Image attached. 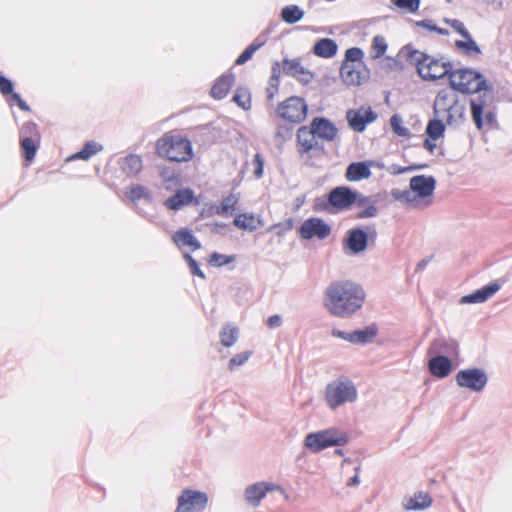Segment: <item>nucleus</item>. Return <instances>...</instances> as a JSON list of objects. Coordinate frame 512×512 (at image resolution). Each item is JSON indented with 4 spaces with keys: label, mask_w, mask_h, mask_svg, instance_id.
Instances as JSON below:
<instances>
[{
    "label": "nucleus",
    "mask_w": 512,
    "mask_h": 512,
    "mask_svg": "<svg viewBox=\"0 0 512 512\" xmlns=\"http://www.w3.org/2000/svg\"><path fill=\"white\" fill-rule=\"evenodd\" d=\"M365 291L352 281H336L324 292V306L333 316L348 318L355 314L365 300Z\"/></svg>",
    "instance_id": "obj_1"
},
{
    "label": "nucleus",
    "mask_w": 512,
    "mask_h": 512,
    "mask_svg": "<svg viewBox=\"0 0 512 512\" xmlns=\"http://www.w3.org/2000/svg\"><path fill=\"white\" fill-rule=\"evenodd\" d=\"M403 50L406 52V60L416 67L418 75L425 81H435L447 76L450 79L452 63L436 58L406 45Z\"/></svg>",
    "instance_id": "obj_2"
},
{
    "label": "nucleus",
    "mask_w": 512,
    "mask_h": 512,
    "mask_svg": "<svg viewBox=\"0 0 512 512\" xmlns=\"http://www.w3.org/2000/svg\"><path fill=\"white\" fill-rule=\"evenodd\" d=\"M355 384L348 377H340L327 384L325 388V401L332 410L345 403H352L357 399Z\"/></svg>",
    "instance_id": "obj_3"
},
{
    "label": "nucleus",
    "mask_w": 512,
    "mask_h": 512,
    "mask_svg": "<svg viewBox=\"0 0 512 512\" xmlns=\"http://www.w3.org/2000/svg\"><path fill=\"white\" fill-rule=\"evenodd\" d=\"M156 149L160 156L174 162H186L193 156L191 142L183 137L164 136L157 141Z\"/></svg>",
    "instance_id": "obj_4"
},
{
    "label": "nucleus",
    "mask_w": 512,
    "mask_h": 512,
    "mask_svg": "<svg viewBox=\"0 0 512 512\" xmlns=\"http://www.w3.org/2000/svg\"><path fill=\"white\" fill-rule=\"evenodd\" d=\"M348 441L349 437L344 431L337 428H328L307 434L304 445L311 452L318 453L329 447L344 446Z\"/></svg>",
    "instance_id": "obj_5"
},
{
    "label": "nucleus",
    "mask_w": 512,
    "mask_h": 512,
    "mask_svg": "<svg viewBox=\"0 0 512 512\" xmlns=\"http://www.w3.org/2000/svg\"><path fill=\"white\" fill-rule=\"evenodd\" d=\"M449 84L452 89L462 94H474L486 87V79L479 71L463 68L452 71Z\"/></svg>",
    "instance_id": "obj_6"
},
{
    "label": "nucleus",
    "mask_w": 512,
    "mask_h": 512,
    "mask_svg": "<svg viewBox=\"0 0 512 512\" xmlns=\"http://www.w3.org/2000/svg\"><path fill=\"white\" fill-rule=\"evenodd\" d=\"M329 204L336 210L343 211L353 205H364L369 203L365 195L353 190L349 186H337L329 191Z\"/></svg>",
    "instance_id": "obj_7"
},
{
    "label": "nucleus",
    "mask_w": 512,
    "mask_h": 512,
    "mask_svg": "<svg viewBox=\"0 0 512 512\" xmlns=\"http://www.w3.org/2000/svg\"><path fill=\"white\" fill-rule=\"evenodd\" d=\"M276 113L290 124H300L307 117L308 105L304 98L291 96L278 104Z\"/></svg>",
    "instance_id": "obj_8"
},
{
    "label": "nucleus",
    "mask_w": 512,
    "mask_h": 512,
    "mask_svg": "<svg viewBox=\"0 0 512 512\" xmlns=\"http://www.w3.org/2000/svg\"><path fill=\"white\" fill-rule=\"evenodd\" d=\"M477 93V96L470 98L469 104L472 120L476 128L482 130L484 126L483 114L484 111L491 109L490 106L494 101V92L492 87L486 83V87Z\"/></svg>",
    "instance_id": "obj_9"
},
{
    "label": "nucleus",
    "mask_w": 512,
    "mask_h": 512,
    "mask_svg": "<svg viewBox=\"0 0 512 512\" xmlns=\"http://www.w3.org/2000/svg\"><path fill=\"white\" fill-rule=\"evenodd\" d=\"M455 380L461 388L481 392L488 383V375L482 368H467L458 371Z\"/></svg>",
    "instance_id": "obj_10"
},
{
    "label": "nucleus",
    "mask_w": 512,
    "mask_h": 512,
    "mask_svg": "<svg viewBox=\"0 0 512 512\" xmlns=\"http://www.w3.org/2000/svg\"><path fill=\"white\" fill-rule=\"evenodd\" d=\"M207 504L208 496L205 492L184 489L177 498L175 512H202Z\"/></svg>",
    "instance_id": "obj_11"
},
{
    "label": "nucleus",
    "mask_w": 512,
    "mask_h": 512,
    "mask_svg": "<svg viewBox=\"0 0 512 512\" xmlns=\"http://www.w3.org/2000/svg\"><path fill=\"white\" fill-rule=\"evenodd\" d=\"M301 238L310 240L317 237L320 240L327 238L331 234V227L323 219L311 217L306 219L299 228Z\"/></svg>",
    "instance_id": "obj_12"
},
{
    "label": "nucleus",
    "mask_w": 512,
    "mask_h": 512,
    "mask_svg": "<svg viewBox=\"0 0 512 512\" xmlns=\"http://www.w3.org/2000/svg\"><path fill=\"white\" fill-rule=\"evenodd\" d=\"M348 124L355 132H363L366 126L377 119V114L372 108L354 110L349 109L346 113Z\"/></svg>",
    "instance_id": "obj_13"
},
{
    "label": "nucleus",
    "mask_w": 512,
    "mask_h": 512,
    "mask_svg": "<svg viewBox=\"0 0 512 512\" xmlns=\"http://www.w3.org/2000/svg\"><path fill=\"white\" fill-rule=\"evenodd\" d=\"M273 490H279L282 494H285V491L278 485L266 482H257L246 487L244 491V498L250 505L256 507L266 496L267 492Z\"/></svg>",
    "instance_id": "obj_14"
},
{
    "label": "nucleus",
    "mask_w": 512,
    "mask_h": 512,
    "mask_svg": "<svg viewBox=\"0 0 512 512\" xmlns=\"http://www.w3.org/2000/svg\"><path fill=\"white\" fill-rule=\"evenodd\" d=\"M343 244L352 254H359L368 246V233L360 227L349 229Z\"/></svg>",
    "instance_id": "obj_15"
},
{
    "label": "nucleus",
    "mask_w": 512,
    "mask_h": 512,
    "mask_svg": "<svg viewBox=\"0 0 512 512\" xmlns=\"http://www.w3.org/2000/svg\"><path fill=\"white\" fill-rule=\"evenodd\" d=\"M501 289V284L495 280L460 299L461 304L484 303Z\"/></svg>",
    "instance_id": "obj_16"
},
{
    "label": "nucleus",
    "mask_w": 512,
    "mask_h": 512,
    "mask_svg": "<svg viewBox=\"0 0 512 512\" xmlns=\"http://www.w3.org/2000/svg\"><path fill=\"white\" fill-rule=\"evenodd\" d=\"M436 188V179L433 176L416 175L410 179V190L415 197L424 199L431 196Z\"/></svg>",
    "instance_id": "obj_17"
},
{
    "label": "nucleus",
    "mask_w": 512,
    "mask_h": 512,
    "mask_svg": "<svg viewBox=\"0 0 512 512\" xmlns=\"http://www.w3.org/2000/svg\"><path fill=\"white\" fill-rule=\"evenodd\" d=\"M297 151L303 155L313 149L323 150V145H320L316 140L312 127L301 126L297 131Z\"/></svg>",
    "instance_id": "obj_18"
},
{
    "label": "nucleus",
    "mask_w": 512,
    "mask_h": 512,
    "mask_svg": "<svg viewBox=\"0 0 512 512\" xmlns=\"http://www.w3.org/2000/svg\"><path fill=\"white\" fill-rule=\"evenodd\" d=\"M310 125L316 137L329 142L333 141L338 134L335 124L325 117H315Z\"/></svg>",
    "instance_id": "obj_19"
},
{
    "label": "nucleus",
    "mask_w": 512,
    "mask_h": 512,
    "mask_svg": "<svg viewBox=\"0 0 512 512\" xmlns=\"http://www.w3.org/2000/svg\"><path fill=\"white\" fill-rule=\"evenodd\" d=\"M428 370L434 377L443 379L452 371V362L445 355H433L428 361Z\"/></svg>",
    "instance_id": "obj_20"
},
{
    "label": "nucleus",
    "mask_w": 512,
    "mask_h": 512,
    "mask_svg": "<svg viewBox=\"0 0 512 512\" xmlns=\"http://www.w3.org/2000/svg\"><path fill=\"white\" fill-rule=\"evenodd\" d=\"M373 162H352L350 163L345 172V178L351 182L361 181L371 176V164Z\"/></svg>",
    "instance_id": "obj_21"
},
{
    "label": "nucleus",
    "mask_w": 512,
    "mask_h": 512,
    "mask_svg": "<svg viewBox=\"0 0 512 512\" xmlns=\"http://www.w3.org/2000/svg\"><path fill=\"white\" fill-rule=\"evenodd\" d=\"M193 200L194 193L191 189H181L176 191V193L171 197L167 198L164 202V205L170 210L177 211L183 206L192 203Z\"/></svg>",
    "instance_id": "obj_22"
},
{
    "label": "nucleus",
    "mask_w": 512,
    "mask_h": 512,
    "mask_svg": "<svg viewBox=\"0 0 512 512\" xmlns=\"http://www.w3.org/2000/svg\"><path fill=\"white\" fill-rule=\"evenodd\" d=\"M172 240L179 248L189 246L193 251L201 248V243L196 239L192 230L188 228L177 230L172 236Z\"/></svg>",
    "instance_id": "obj_23"
},
{
    "label": "nucleus",
    "mask_w": 512,
    "mask_h": 512,
    "mask_svg": "<svg viewBox=\"0 0 512 512\" xmlns=\"http://www.w3.org/2000/svg\"><path fill=\"white\" fill-rule=\"evenodd\" d=\"M234 80L235 77L233 74L220 76L211 88V96L217 100L225 98L230 91Z\"/></svg>",
    "instance_id": "obj_24"
},
{
    "label": "nucleus",
    "mask_w": 512,
    "mask_h": 512,
    "mask_svg": "<svg viewBox=\"0 0 512 512\" xmlns=\"http://www.w3.org/2000/svg\"><path fill=\"white\" fill-rule=\"evenodd\" d=\"M457 349L458 343L455 340L440 337L431 343L427 353L428 355L454 354L457 353Z\"/></svg>",
    "instance_id": "obj_25"
},
{
    "label": "nucleus",
    "mask_w": 512,
    "mask_h": 512,
    "mask_svg": "<svg viewBox=\"0 0 512 512\" xmlns=\"http://www.w3.org/2000/svg\"><path fill=\"white\" fill-rule=\"evenodd\" d=\"M337 51V43L330 38L319 39L312 48V52L321 58H332L337 54Z\"/></svg>",
    "instance_id": "obj_26"
},
{
    "label": "nucleus",
    "mask_w": 512,
    "mask_h": 512,
    "mask_svg": "<svg viewBox=\"0 0 512 512\" xmlns=\"http://www.w3.org/2000/svg\"><path fill=\"white\" fill-rule=\"evenodd\" d=\"M233 224L239 229L254 232L259 226L263 225V221L260 217L256 218L252 213H242L235 216Z\"/></svg>",
    "instance_id": "obj_27"
},
{
    "label": "nucleus",
    "mask_w": 512,
    "mask_h": 512,
    "mask_svg": "<svg viewBox=\"0 0 512 512\" xmlns=\"http://www.w3.org/2000/svg\"><path fill=\"white\" fill-rule=\"evenodd\" d=\"M432 499L428 493L418 492L413 497L406 499L404 507L406 510H424L431 506Z\"/></svg>",
    "instance_id": "obj_28"
},
{
    "label": "nucleus",
    "mask_w": 512,
    "mask_h": 512,
    "mask_svg": "<svg viewBox=\"0 0 512 512\" xmlns=\"http://www.w3.org/2000/svg\"><path fill=\"white\" fill-rule=\"evenodd\" d=\"M340 75L348 85H359L361 83V72L355 64L343 62L340 68Z\"/></svg>",
    "instance_id": "obj_29"
},
{
    "label": "nucleus",
    "mask_w": 512,
    "mask_h": 512,
    "mask_svg": "<svg viewBox=\"0 0 512 512\" xmlns=\"http://www.w3.org/2000/svg\"><path fill=\"white\" fill-rule=\"evenodd\" d=\"M365 198L369 200V203H366L364 205H356V207L359 209L358 212L355 215L356 219H368V218H374L378 215L379 210L377 207V198L375 196H366Z\"/></svg>",
    "instance_id": "obj_30"
},
{
    "label": "nucleus",
    "mask_w": 512,
    "mask_h": 512,
    "mask_svg": "<svg viewBox=\"0 0 512 512\" xmlns=\"http://www.w3.org/2000/svg\"><path fill=\"white\" fill-rule=\"evenodd\" d=\"M354 332V344H368L372 343L374 338L378 334V327L375 323L364 327L363 329L355 330Z\"/></svg>",
    "instance_id": "obj_31"
},
{
    "label": "nucleus",
    "mask_w": 512,
    "mask_h": 512,
    "mask_svg": "<svg viewBox=\"0 0 512 512\" xmlns=\"http://www.w3.org/2000/svg\"><path fill=\"white\" fill-rule=\"evenodd\" d=\"M103 150V146L95 141H88L84 144L83 148L72 155L70 159L88 160L98 152Z\"/></svg>",
    "instance_id": "obj_32"
},
{
    "label": "nucleus",
    "mask_w": 512,
    "mask_h": 512,
    "mask_svg": "<svg viewBox=\"0 0 512 512\" xmlns=\"http://www.w3.org/2000/svg\"><path fill=\"white\" fill-rule=\"evenodd\" d=\"M304 16V11L297 5H288L281 10V19L287 24H295Z\"/></svg>",
    "instance_id": "obj_33"
},
{
    "label": "nucleus",
    "mask_w": 512,
    "mask_h": 512,
    "mask_svg": "<svg viewBox=\"0 0 512 512\" xmlns=\"http://www.w3.org/2000/svg\"><path fill=\"white\" fill-rule=\"evenodd\" d=\"M142 159L139 155L129 154L124 158L122 169L127 175H136L142 169Z\"/></svg>",
    "instance_id": "obj_34"
},
{
    "label": "nucleus",
    "mask_w": 512,
    "mask_h": 512,
    "mask_svg": "<svg viewBox=\"0 0 512 512\" xmlns=\"http://www.w3.org/2000/svg\"><path fill=\"white\" fill-rule=\"evenodd\" d=\"M463 38L465 39V41L457 40L455 42L456 48L462 50L467 56H474L482 53L480 47L472 38L471 34H469L468 37Z\"/></svg>",
    "instance_id": "obj_35"
},
{
    "label": "nucleus",
    "mask_w": 512,
    "mask_h": 512,
    "mask_svg": "<svg viewBox=\"0 0 512 512\" xmlns=\"http://www.w3.org/2000/svg\"><path fill=\"white\" fill-rule=\"evenodd\" d=\"M126 197L132 202H137L140 199H145L148 202L152 201L151 192L145 186L140 184L132 185L129 192H126Z\"/></svg>",
    "instance_id": "obj_36"
},
{
    "label": "nucleus",
    "mask_w": 512,
    "mask_h": 512,
    "mask_svg": "<svg viewBox=\"0 0 512 512\" xmlns=\"http://www.w3.org/2000/svg\"><path fill=\"white\" fill-rule=\"evenodd\" d=\"M238 336V328L227 324L220 331L221 344L225 347H231L237 341Z\"/></svg>",
    "instance_id": "obj_37"
},
{
    "label": "nucleus",
    "mask_w": 512,
    "mask_h": 512,
    "mask_svg": "<svg viewBox=\"0 0 512 512\" xmlns=\"http://www.w3.org/2000/svg\"><path fill=\"white\" fill-rule=\"evenodd\" d=\"M445 124L441 119H431L426 126V135L433 141L444 135Z\"/></svg>",
    "instance_id": "obj_38"
},
{
    "label": "nucleus",
    "mask_w": 512,
    "mask_h": 512,
    "mask_svg": "<svg viewBox=\"0 0 512 512\" xmlns=\"http://www.w3.org/2000/svg\"><path fill=\"white\" fill-rule=\"evenodd\" d=\"M456 105V101L453 104L449 103V95L445 91H440L435 98L433 110L436 115H439L441 112L445 113Z\"/></svg>",
    "instance_id": "obj_39"
},
{
    "label": "nucleus",
    "mask_w": 512,
    "mask_h": 512,
    "mask_svg": "<svg viewBox=\"0 0 512 512\" xmlns=\"http://www.w3.org/2000/svg\"><path fill=\"white\" fill-rule=\"evenodd\" d=\"M232 101L244 110H249L251 108V97L248 89L246 88H237Z\"/></svg>",
    "instance_id": "obj_40"
},
{
    "label": "nucleus",
    "mask_w": 512,
    "mask_h": 512,
    "mask_svg": "<svg viewBox=\"0 0 512 512\" xmlns=\"http://www.w3.org/2000/svg\"><path fill=\"white\" fill-rule=\"evenodd\" d=\"M20 145L23 157L27 161H32L35 158L38 146L35 139L23 138L20 139Z\"/></svg>",
    "instance_id": "obj_41"
},
{
    "label": "nucleus",
    "mask_w": 512,
    "mask_h": 512,
    "mask_svg": "<svg viewBox=\"0 0 512 512\" xmlns=\"http://www.w3.org/2000/svg\"><path fill=\"white\" fill-rule=\"evenodd\" d=\"M300 69H302L300 58L289 59L285 57L282 60V71L285 75L294 78V76L299 73Z\"/></svg>",
    "instance_id": "obj_42"
},
{
    "label": "nucleus",
    "mask_w": 512,
    "mask_h": 512,
    "mask_svg": "<svg viewBox=\"0 0 512 512\" xmlns=\"http://www.w3.org/2000/svg\"><path fill=\"white\" fill-rule=\"evenodd\" d=\"M447 113L446 123L449 126H458L464 121V107L456 105L450 108Z\"/></svg>",
    "instance_id": "obj_43"
},
{
    "label": "nucleus",
    "mask_w": 512,
    "mask_h": 512,
    "mask_svg": "<svg viewBox=\"0 0 512 512\" xmlns=\"http://www.w3.org/2000/svg\"><path fill=\"white\" fill-rule=\"evenodd\" d=\"M20 139L29 138V139H37L39 138L38 127L34 122H26L23 124L19 131Z\"/></svg>",
    "instance_id": "obj_44"
},
{
    "label": "nucleus",
    "mask_w": 512,
    "mask_h": 512,
    "mask_svg": "<svg viewBox=\"0 0 512 512\" xmlns=\"http://www.w3.org/2000/svg\"><path fill=\"white\" fill-rule=\"evenodd\" d=\"M390 125L392 131L398 136H409L410 131L408 128L402 126V118L398 114H394L390 118Z\"/></svg>",
    "instance_id": "obj_45"
},
{
    "label": "nucleus",
    "mask_w": 512,
    "mask_h": 512,
    "mask_svg": "<svg viewBox=\"0 0 512 512\" xmlns=\"http://www.w3.org/2000/svg\"><path fill=\"white\" fill-rule=\"evenodd\" d=\"M293 124L289 122L286 124H280L277 126L275 131V139L280 140L281 142L287 141L291 139L293 135Z\"/></svg>",
    "instance_id": "obj_46"
},
{
    "label": "nucleus",
    "mask_w": 512,
    "mask_h": 512,
    "mask_svg": "<svg viewBox=\"0 0 512 512\" xmlns=\"http://www.w3.org/2000/svg\"><path fill=\"white\" fill-rule=\"evenodd\" d=\"M411 190H400L398 188H394L391 190V196L402 203L412 204L415 200V196L412 194Z\"/></svg>",
    "instance_id": "obj_47"
},
{
    "label": "nucleus",
    "mask_w": 512,
    "mask_h": 512,
    "mask_svg": "<svg viewBox=\"0 0 512 512\" xmlns=\"http://www.w3.org/2000/svg\"><path fill=\"white\" fill-rule=\"evenodd\" d=\"M391 2L399 9L415 13L420 7L421 0H391Z\"/></svg>",
    "instance_id": "obj_48"
},
{
    "label": "nucleus",
    "mask_w": 512,
    "mask_h": 512,
    "mask_svg": "<svg viewBox=\"0 0 512 512\" xmlns=\"http://www.w3.org/2000/svg\"><path fill=\"white\" fill-rule=\"evenodd\" d=\"M372 50H373V57L374 58H380L382 57L386 50H387V43L382 36H375L372 41Z\"/></svg>",
    "instance_id": "obj_49"
},
{
    "label": "nucleus",
    "mask_w": 512,
    "mask_h": 512,
    "mask_svg": "<svg viewBox=\"0 0 512 512\" xmlns=\"http://www.w3.org/2000/svg\"><path fill=\"white\" fill-rule=\"evenodd\" d=\"M364 56L363 50L359 47H351L346 50L345 58L343 62L354 64L355 62H361Z\"/></svg>",
    "instance_id": "obj_50"
},
{
    "label": "nucleus",
    "mask_w": 512,
    "mask_h": 512,
    "mask_svg": "<svg viewBox=\"0 0 512 512\" xmlns=\"http://www.w3.org/2000/svg\"><path fill=\"white\" fill-rule=\"evenodd\" d=\"M234 260H235V256H227V255L220 254L218 252H213L210 255L209 263L213 266L221 267V266L227 265L229 263H232Z\"/></svg>",
    "instance_id": "obj_51"
},
{
    "label": "nucleus",
    "mask_w": 512,
    "mask_h": 512,
    "mask_svg": "<svg viewBox=\"0 0 512 512\" xmlns=\"http://www.w3.org/2000/svg\"><path fill=\"white\" fill-rule=\"evenodd\" d=\"M251 352L250 351H244V352H241V353H238L236 355H234L230 360H229V369L231 371H233L236 367L240 366V365H243L246 361H248V359L250 358L251 356Z\"/></svg>",
    "instance_id": "obj_52"
},
{
    "label": "nucleus",
    "mask_w": 512,
    "mask_h": 512,
    "mask_svg": "<svg viewBox=\"0 0 512 512\" xmlns=\"http://www.w3.org/2000/svg\"><path fill=\"white\" fill-rule=\"evenodd\" d=\"M185 261L187 262L189 268H190V272L192 275L194 276H198L202 279H205V274L204 272L200 269L197 261L188 253H185L183 255Z\"/></svg>",
    "instance_id": "obj_53"
},
{
    "label": "nucleus",
    "mask_w": 512,
    "mask_h": 512,
    "mask_svg": "<svg viewBox=\"0 0 512 512\" xmlns=\"http://www.w3.org/2000/svg\"><path fill=\"white\" fill-rule=\"evenodd\" d=\"M329 201V193L327 194V197L324 198V197H317L314 201V205H313V209L314 211L316 212H331L332 209H334L332 207L331 204L328 203Z\"/></svg>",
    "instance_id": "obj_54"
},
{
    "label": "nucleus",
    "mask_w": 512,
    "mask_h": 512,
    "mask_svg": "<svg viewBox=\"0 0 512 512\" xmlns=\"http://www.w3.org/2000/svg\"><path fill=\"white\" fill-rule=\"evenodd\" d=\"M294 78L302 85L306 86L310 84L314 78V73L311 72L309 69L302 66V69H300L299 73H297Z\"/></svg>",
    "instance_id": "obj_55"
},
{
    "label": "nucleus",
    "mask_w": 512,
    "mask_h": 512,
    "mask_svg": "<svg viewBox=\"0 0 512 512\" xmlns=\"http://www.w3.org/2000/svg\"><path fill=\"white\" fill-rule=\"evenodd\" d=\"M444 22L451 26L457 33H459L462 37H468L469 31L466 29L464 24L458 19H449L445 18Z\"/></svg>",
    "instance_id": "obj_56"
},
{
    "label": "nucleus",
    "mask_w": 512,
    "mask_h": 512,
    "mask_svg": "<svg viewBox=\"0 0 512 512\" xmlns=\"http://www.w3.org/2000/svg\"><path fill=\"white\" fill-rule=\"evenodd\" d=\"M254 165V176L256 179H260L264 173V158L260 153H256L253 159Z\"/></svg>",
    "instance_id": "obj_57"
},
{
    "label": "nucleus",
    "mask_w": 512,
    "mask_h": 512,
    "mask_svg": "<svg viewBox=\"0 0 512 512\" xmlns=\"http://www.w3.org/2000/svg\"><path fill=\"white\" fill-rule=\"evenodd\" d=\"M256 52L255 47H252L251 45L247 46L244 51L238 56V58L235 61L236 65H243L248 60H250L253 56V54Z\"/></svg>",
    "instance_id": "obj_58"
},
{
    "label": "nucleus",
    "mask_w": 512,
    "mask_h": 512,
    "mask_svg": "<svg viewBox=\"0 0 512 512\" xmlns=\"http://www.w3.org/2000/svg\"><path fill=\"white\" fill-rule=\"evenodd\" d=\"M13 89H14V86H13L12 81L3 75H0V92L4 96H7L13 92Z\"/></svg>",
    "instance_id": "obj_59"
},
{
    "label": "nucleus",
    "mask_w": 512,
    "mask_h": 512,
    "mask_svg": "<svg viewBox=\"0 0 512 512\" xmlns=\"http://www.w3.org/2000/svg\"><path fill=\"white\" fill-rule=\"evenodd\" d=\"M332 336L343 339L354 344V332H345L334 328L331 332Z\"/></svg>",
    "instance_id": "obj_60"
},
{
    "label": "nucleus",
    "mask_w": 512,
    "mask_h": 512,
    "mask_svg": "<svg viewBox=\"0 0 512 512\" xmlns=\"http://www.w3.org/2000/svg\"><path fill=\"white\" fill-rule=\"evenodd\" d=\"M239 201V197L234 194H229L228 196L224 197L221 201L223 204H225L232 212L236 210V205Z\"/></svg>",
    "instance_id": "obj_61"
},
{
    "label": "nucleus",
    "mask_w": 512,
    "mask_h": 512,
    "mask_svg": "<svg viewBox=\"0 0 512 512\" xmlns=\"http://www.w3.org/2000/svg\"><path fill=\"white\" fill-rule=\"evenodd\" d=\"M281 72H283L282 63L280 64L278 61L274 62L271 67V76L269 80H273L274 82L279 81Z\"/></svg>",
    "instance_id": "obj_62"
},
{
    "label": "nucleus",
    "mask_w": 512,
    "mask_h": 512,
    "mask_svg": "<svg viewBox=\"0 0 512 512\" xmlns=\"http://www.w3.org/2000/svg\"><path fill=\"white\" fill-rule=\"evenodd\" d=\"M484 123L489 127H493L497 123L496 114L492 109L484 111Z\"/></svg>",
    "instance_id": "obj_63"
},
{
    "label": "nucleus",
    "mask_w": 512,
    "mask_h": 512,
    "mask_svg": "<svg viewBox=\"0 0 512 512\" xmlns=\"http://www.w3.org/2000/svg\"><path fill=\"white\" fill-rule=\"evenodd\" d=\"M279 81L274 82L273 80L268 81V87L266 88L267 98L268 100L273 99L275 94L278 92Z\"/></svg>",
    "instance_id": "obj_64"
}]
</instances>
